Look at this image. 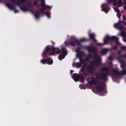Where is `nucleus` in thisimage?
I'll list each match as a JSON object with an SVG mask.
<instances>
[{
  "instance_id": "1",
  "label": "nucleus",
  "mask_w": 126,
  "mask_h": 126,
  "mask_svg": "<svg viewBox=\"0 0 126 126\" xmlns=\"http://www.w3.org/2000/svg\"><path fill=\"white\" fill-rule=\"evenodd\" d=\"M50 46L49 45H47L46 47L42 54L43 57L46 58L49 55H54L56 54H58L61 52V50L58 48L53 46L50 48Z\"/></svg>"
},
{
  "instance_id": "2",
  "label": "nucleus",
  "mask_w": 126,
  "mask_h": 126,
  "mask_svg": "<svg viewBox=\"0 0 126 126\" xmlns=\"http://www.w3.org/2000/svg\"><path fill=\"white\" fill-rule=\"evenodd\" d=\"M101 60L100 58L97 59V60H94L91 62L90 64L86 68L87 72L90 74H93L94 73V65H97L100 64Z\"/></svg>"
},
{
  "instance_id": "3",
  "label": "nucleus",
  "mask_w": 126,
  "mask_h": 126,
  "mask_svg": "<svg viewBox=\"0 0 126 126\" xmlns=\"http://www.w3.org/2000/svg\"><path fill=\"white\" fill-rule=\"evenodd\" d=\"M70 40L71 41L70 43V45L74 47L75 46L76 43L77 45L82 47V46L80 44L81 42H83L88 41V40L87 39L85 38H83L80 39L79 40H78L74 37H71L70 38Z\"/></svg>"
},
{
  "instance_id": "4",
  "label": "nucleus",
  "mask_w": 126,
  "mask_h": 126,
  "mask_svg": "<svg viewBox=\"0 0 126 126\" xmlns=\"http://www.w3.org/2000/svg\"><path fill=\"white\" fill-rule=\"evenodd\" d=\"M106 72H107L106 73L103 72L101 73H97L95 75V77L98 80H102L106 82L108 80V76L110 75L109 70V71H106Z\"/></svg>"
},
{
  "instance_id": "5",
  "label": "nucleus",
  "mask_w": 126,
  "mask_h": 126,
  "mask_svg": "<svg viewBox=\"0 0 126 126\" xmlns=\"http://www.w3.org/2000/svg\"><path fill=\"white\" fill-rule=\"evenodd\" d=\"M84 48L87 49L89 52H92L93 53L95 54L94 58L95 59V60H97V59L101 58L100 57H99L98 58L97 54H95L97 51V48L96 47L93 46L92 45H90L89 46H86ZM100 59H101V58Z\"/></svg>"
},
{
  "instance_id": "6",
  "label": "nucleus",
  "mask_w": 126,
  "mask_h": 126,
  "mask_svg": "<svg viewBox=\"0 0 126 126\" xmlns=\"http://www.w3.org/2000/svg\"><path fill=\"white\" fill-rule=\"evenodd\" d=\"M72 77L74 80L76 81H77L80 80L83 82L84 80V77L81 74H78L76 73H74Z\"/></svg>"
},
{
  "instance_id": "7",
  "label": "nucleus",
  "mask_w": 126,
  "mask_h": 126,
  "mask_svg": "<svg viewBox=\"0 0 126 126\" xmlns=\"http://www.w3.org/2000/svg\"><path fill=\"white\" fill-rule=\"evenodd\" d=\"M118 40L117 37L115 36H110L108 35L106 36L104 38L103 40L104 43V44H107L108 42L114 40L117 41Z\"/></svg>"
},
{
  "instance_id": "8",
  "label": "nucleus",
  "mask_w": 126,
  "mask_h": 126,
  "mask_svg": "<svg viewBox=\"0 0 126 126\" xmlns=\"http://www.w3.org/2000/svg\"><path fill=\"white\" fill-rule=\"evenodd\" d=\"M67 54V52L66 50H65V47H63L61 49V53L58 56V59L60 60H62L64 59L65 57V56Z\"/></svg>"
},
{
  "instance_id": "9",
  "label": "nucleus",
  "mask_w": 126,
  "mask_h": 126,
  "mask_svg": "<svg viewBox=\"0 0 126 126\" xmlns=\"http://www.w3.org/2000/svg\"><path fill=\"white\" fill-rule=\"evenodd\" d=\"M95 89L98 92H103L102 95H106V92H103L104 90V88L103 86L100 85H98L96 86Z\"/></svg>"
},
{
  "instance_id": "10",
  "label": "nucleus",
  "mask_w": 126,
  "mask_h": 126,
  "mask_svg": "<svg viewBox=\"0 0 126 126\" xmlns=\"http://www.w3.org/2000/svg\"><path fill=\"white\" fill-rule=\"evenodd\" d=\"M40 2L41 3L40 5V6L43 7L45 9H49L52 7L51 6H50L48 5H46L45 0H41Z\"/></svg>"
},
{
  "instance_id": "11",
  "label": "nucleus",
  "mask_w": 126,
  "mask_h": 126,
  "mask_svg": "<svg viewBox=\"0 0 126 126\" xmlns=\"http://www.w3.org/2000/svg\"><path fill=\"white\" fill-rule=\"evenodd\" d=\"M98 79L96 78H93L91 79V81H88V83L90 85H92V84L96 85L98 84V82L97 81Z\"/></svg>"
},
{
  "instance_id": "12",
  "label": "nucleus",
  "mask_w": 126,
  "mask_h": 126,
  "mask_svg": "<svg viewBox=\"0 0 126 126\" xmlns=\"http://www.w3.org/2000/svg\"><path fill=\"white\" fill-rule=\"evenodd\" d=\"M28 10L32 13L34 15L35 18L37 19H38L39 16V12L38 11H35V12H34L32 10H30L29 9Z\"/></svg>"
},
{
  "instance_id": "13",
  "label": "nucleus",
  "mask_w": 126,
  "mask_h": 126,
  "mask_svg": "<svg viewBox=\"0 0 126 126\" xmlns=\"http://www.w3.org/2000/svg\"><path fill=\"white\" fill-rule=\"evenodd\" d=\"M19 3H15V4L17 5L20 8V9L22 11L25 12L29 10V9L27 8L25 6H21L19 4Z\"/></svg>"
},
{
  "instance_id": "14",
  "label": "nucleus",
  "mask_w": 126,
  "mask_h": 126,
  "mask_svg": "<svg viewBox=\"0 0 126 126\" xmlns=\"http://www.w3.org/2000/svg\"><path fill=\"white\" fill-rule=\"evenodd\" d=\"M89 36L90 40H93L94 42H96V40L95 39V35L94 33H90Z\"/></svg>"
},
{
  "instance_id": "15",
  "label": "nucleus",
  "mask_w": 126,
  "mask_h": 126,
  "mask_svg": "<svg viewBox=\"0 0 126 126\" xmlns=\"http://www.w3.org/2000/svg\"><path fill=\"white\" fill-rule=\"evenodd\" d=\"M112 71L117 76H119V72L118 69L115 68H113L112 70Z\"/></svg>"
},
{
  "instance_id": "16",
  "label": "nucleus",
  "mask_w": 126,
  "mask_h": 126,
  "mask_svg": "<svg viewBox=\"0 0 126 126\" xmlns=\"http://www.w3.org/2000/svg\"><path fill=\"white\" fill-rule=\"evenodd\" d=\"M118 62L121 64V67L124 69L125 66V64L124 62L122 61L120 59H118L117 60Z\"/></svg>"
},
{
  "instance_id": "17",
  "label": "nucleus",
  "mask_w": 126,
  "mask_h": 126,
  "mask_svg": "<svg viewBox=\"0 0 126 126\" xmlns=\"http://www.w3.org/2000/svg\"><path fill=\"white\" fill-rule=\"evenodd\" d=\"M85 54L84 53L83 51H81L80 53H77V57L78 58H81Z\"/></svg>"
},
{
  "instance_id": "18",
  "label": "nucleus",
  "mask_w": 126,
  "mask_h": 126,
  "mask_svg": "<svg viewBox=\"0 0 126 126\" xmlns=\"http://www.w3.org/2000/svg\"><path fill=\"white\" fill-rule=\"evenodd\" d=\"M81 65L80 63H79L77 62L76 63L74 62L72 64V66L73 67H79Z\"/></svg>"
},
{
  "instance_id": "19",
  "label": "nucleus",
  "mask_w": 126,
  "mask_h": 126,
  "mask_svg": "<svg viewBox=\"0 0 126 126\" xmlns=\"http://www.w3.org/2000/svg\"><path fill=\"white\" fill-rule=\"evenodd\" d=\"M126 75V69H124L119 72V76Z\"/></svg>"
},
{
  "instance_id": "20",
  "label": "nucleus",
  "mask_w": 126,
  "mask_h": 126,
  "mask_svg": "<svg viewBox=\"0 0 126 126\" xmlns=\"http://www.w3.org/2000/svg\"><path fill=\"white\" fill-rule=\"evenodd\" d=\"M47 64H48L51 65L53 63V61L52 59L50 58L47 59Z\"/></svg>"
},
{
  "instance_id": "21",
  "label": "nucleus",
  "mask_w": 126,
  "mask_h": 126,
  "mask_svg": "<svg viewBox=\"0 0 126 126\" xmlns=\"http://www.w3.org/2000/svg\"><path fill=\"white\" fill-rule=\"evenodd\" d=\"M92 56L91 54H89L87 57L85 59V61L87 62H88L89 59H92Z\"/></svg>"
},
{
  "instance_id": "22",
  "label": "nucleus",
  "mask_w": 126,
  "mask_h": 126,
  "mask_svg": "<svg viewBox=\"0 0 126 126\" xmlns=\"http://www.w3.org/2000/svg\"><path fill=\"white\" fill-rule=\"evenodd\" d=\"M109 49H108L106 48H104L103 49L101 52L104 54H106Z\"/></svg>"
},
{
  "instance_id": "23",
  "label": "nucleus",
  "mask_w": 126,
  "mask_h": 126,
  "mask_svg": "<svg viewBox=\"0 0 126 126\" xmlns=\"http://www.w3.org/2000/svg\"><path fill=\"white\" fill-rule=\"evenodd\" d=\"M109 68L106 67H103L100 70L101 71H109Z\"/></svg>"
},
{
  "instance_id": "24",
  "label": "nucleus",
  "mask_w": 126,
  "mask_h": 126,
  "mask_svg": "<svg viewBox=\"0 0 126 126\" xmlns=\"http://www.w3.org/2000/svg\"><path fill=\"white\" fill-rule=\"evenodd\" d=\"M6 6L11 9L13 10L14 9V7L12 6L9 3H6Z\"/></svg>"
},
{
  "instance_id": "25",
  "label": "nucleus",
  "mask_w": 126,
  "mask_h": 126,
  "mask_svg": "<svg viewBox=\"0 0 126 126\" xmlns=\"http://www.w3.org/2000/svg\"><path fill=\"white\" fill-rule=\"evenodd\" d=\"M117 2L118 4V7H120L123 4V3L121 0H119Z\"/></svg>"
},
{
  "instance_id": "26",
  "label": "nucleus",
  "mask_w": 126,
  "mask_h": 126,
  "mask_svg": "<svg viewBox=\"0 0 126 126\" xmlns=\"http://www.w3.org/2000/svg\"><path fill=\"white\" fill-rule=\"evenodd\" d=\"M121 51H119L117 52V54L118 55V56L117 58V60H118V59H120V58H121V56H122V55L121 54Z\"/></svg>"
},
{
  "instance_id": "27",
  "label": "nucleus",
  "mask_w": 126,
  "mask_h": 126,
  "mask_svg": "<svg viewBox=\"0 0 126 126\" xmlns=\"http://www.w3.org/2000/svg\"><path fill=\"white\" fill-rule=\"evenodd\" d=\"M45 14L48 18H50L51 17L50 15L49 11H47L45 13Z\"/></svg>"
},
{
  "instance_id": "28",
  "label": "nucleus",
  "mask_w": 126,
  "mask_h": 126,
  "mask_svg": "<svg viewBox=\"0 0 126 126\" xmlns=\"http://www.w3.org/2000/svg\"><path fill=\"white\" fill-rule=\"evenodd\" d=\"M41 62L42 64H45L46 63L47 64V59L42 60L41 61Z\"/></svg>"
},
{
  "instance_id": "29",
  "label": "nucleus",
  "mask_w": 126,
  "mask_h": 126,
  "mask_svg": "<svg viewBox=\"0 0 126 126\" xmlns=\"http://www.w3.org/2000/svg\"><path fill=\"white\" fill-rule=\"evenodd\" d=\"M120 34L123 38H125L126 37V34L124 31H122L121 32Z\"/></svg>"
},
{
  "instance_id": "30",
  "label": "nucleus",
  "mask_w": 126,
  "mask_h": 126,
  "mask_svg": "<svg viewBox=\"0 0 126 126\" xmlns=\"http://www.w3.org/2000/svg\"><path fill=\"white\" fill-rule=\"evenodd\" d=\"M79 61H80L79 63H80L81 64H81L83 63H84V61H85V60H84L81 59V58H79Z\"/></svg>"
},
{
  "instance_id": "31",
  "label": "nucleus",
  "mask_w": 126,
  "mask_h": 126,
  "mask_svg": "<svg viewBox=\"0 0 126 126\" xmlns=\"http://www.w3.org/2000/svg\"><path fill=\"white\" fill-rule=\"evenodd\" d=\"M79 86L80 88L81 89H85L83 84H80L79 85Z\"/></svg>"
},
{
  "instance_id": "32",
  "label": "nucleus",
  "mask_w": 126,
  "mask_h": 126,
  "mask_svg": "<svg viewBox=\"0 0 126 126\" xmlns=\"http://www.w3.org/2000/svg\"><path fill=\"white\" fill-rule=\"evenodd\" d=\"M27 0H18L17 3H23Z\"/></svg>"
},
{
  "instance_id": "33",
  "label": "nucleus",
  "mask_w": 126,
  "mask_h": 126,
  "mask_svg": "<svg viewBox=\"0 0 126 126\" xmlns=\"http://www.w3.org/2000/svg\"><path fill=\"white\" fill-rule=\"evenodd\" d=\"M33 5L35 6H37L38 5L39 6H40V5L38 4V2L37 1H34L33 3Z\"/></svg>"
},
{
  "instance_id": "34",
  "label": "nucleus",
  "mask_w": 126,
  "mask_h": 126,
  "mask_svg": "<svg viewBox=\"0 0 126 126\" xmlns=\"http://www.w3.org/2000/svg\"><path fill=\"white\" fill-rule=\"evenodd\" d=\"M121 49L122 50H125L126 49V47L123 46L121 47Z\"/></svg>"
},
{
  "instance_id": "35",
  "label": "nucleus",
  "mask_w": 126,
  "mask_h": 126,
  "mask_svg": "<svg viewBox=\"0 0 126 126\" xmlns=\"http://www.w3.org/2000/svg\"><path fill=\"white\" fill-rule=\"evenodd\" d=\"M120 25V23L118 22L117 23L115 24L114 25V27L115 28H117V26Z\"/></svg>"
},
{
  "instance_id": "36",
  "label": "nucleus",
  "mask_w": 126,
  "mask_h": 126,
  "mask_svg": "<svg viewBox=\"0 0 126 126\" xmlns=\"http://www.w3.org/2000/svg\"><path fill=\"white\" fill-rule=\"evenodd\" d=\"M44 9H45L44 8H41L40 9L39 11L42 13H44Z\"/></svg>"
},
{
  "instance_id": "37",
  "label": "nucleus",
  "mask_w": 126,
  "mask_h": 126,
  "mask_svg": "<svg viewBox=\"0 0 126 126\" xmlns=\"http://www.w3.org/2000/svg\"><path fill=\"white\" fill-rule=\"evenodd\" d=\"M117 48V47L116 46H114L113 47L111 48V50H116Z\"/></svg>"
},
{
  "instance_id": "38",
  "label": "nucleus",
  "mask_w": 126,
  "mask_h": 126,
  "mask_svg": "<svg viewBox=\"0 0 126 126\" xmlns=\"http://www.w3.org/2000/svg\"><path fill=\"white\" fill-rule=\"evenodd\" d=\"M80 71L82 72H84L85 71L84 68L82 66L80 70Z\"/></svg>"
},
{
  "instance_id": "39",
  "label": "nucleus",
  "mask_w": 126,
  "mask_h": 126,
  "mask_svg": "<svg viewBox=\"0 0 126 126\" xmlns=\"http://www.w3.org/2000/svg\"><path fill=\"white\" fill-rule=\"evenodd\" d=\"M104 45V43H103V44H101V43H97L96 44V45L99 46H101V45Z\"/></svg>"
},
{
  "instance_id": "40",
  "label": "nucleus",
  "mask_w": 126,
  "mask_h": 126,
  "mask_svg": "<svg viewBox=\"0 0 126 126\" xmlns=\"http://www.w3.org/2000/svg\"><path fill=\"white\" fill-rule=\"evenodd\" d=\"M121 56V58H126V54H125L124 55H122Z\"/></svg>"
},
{
  "instance_id": "41",
  "label": "nucleus",
  "mask_w": 126,
  "mask_h": 126,
  "mask_svg": "<svg viewBox=\"0 0 126 126\" xmlns=\"http://www.w3.org/2000/svg\"><path fill=\"white\" fill-rule=\"evenodd\" d=\"M101 11L107 12L108 11V10L106 8H105L101 10Z\"/></svg>"
},
{
  "instance_id": "42",
  "label": "nucleus",
  "mask_w": 126,
  "mask_h": 126,
  "mask_svg": "<svg viewBox=\"0 0 126 126\" xmlns=\"http://www.w3.org/2000/svg\"><path fill=\"white\" fill-rule=\"evenodd\" d=\"M121 15V14L118 13L116 15L117 16L118 18H120V16Z\"/></svg>"
},
{
  "instance_id": "43",
  "label": "nucleus",
  "mask_w": 126,
  "mask_h": 126,
  "mask_svg": "<svg viewBox=\"0 0 126 126\" xmlns=\"http://www.w3.org/2000/svg\"><path fill=\"white\" fill-rule=\"evenodd\" d=\"M28 4L29 5V6H30V7L31 9H32V5L30 4L29 3H28Z\"/></svg>"
},
{
  "instance_id": "44",
  "label": "nucleus",
  "mask_w": 126,
  "mask_h": 126,
  "mask_svg": "<svg viewBox=\"0 0 126 126\" xmlns=\"http://www.w3.org/2000/svg\"><path fill=\"white\" fill-rule=\"evenodd\" d=\"M79 48L78 49H77L75 50V51L76 52H77V53H79Z\"/></svg>"
},
{
  "instance_id": "45",
  "label": "nucleus",
  "mask_w": 126,
  "mask_h": 126,
  "mask_svg": "<svg viewBox=\"0 0 126 126\" xmlns=\"http://www.w3.org/2000/svg\"><path fill=\"white\" fill-rule=\"evenodd\" d=\"M108 59L109 60H110L111 61H112V57L111 56H110L108 57Z\"/></svg>"
},
{
  "instance_id": "46",
  "label": "nucleus",
  "mask_w": 126,
  "mask_h": 126,
  "mask_svg": "<svg viewBox=\"0 0 126 126\" xmlns=\"http://www.w3.org/2000/svg\"><path fill=\"white\" fill-rule=\"evenodd\" d=\"M118 39L117 41H116V40H114L113 41H116V43L117 44V45H119V43L118 42Z\"/></svg>"
},
{
  "instance_id": "47",
  "label": "nucleus",
  "mask_w": 126,
  "mask_h": 126,
  "mask_svg": "<svg viewBox=\"0 0 126 126\" xmlns=\"http://www.w3.org/2000/svg\"><path fill=\"white\" fill-rule=\"evenodd\" d=\"M19 11L18 10H15L14 12L15 13H16L17 12H19Z\"/></svg>"
},
{
  "instance_id": "48",
  "label": "nucleus",
  "mask_w": 126,
  "mask_h": 126,
  "mask_svg": "<svg viewBox=\"0 0 126 126\" xmlns=\"http://www.w3.org/2000/svg\"><path fill=\"white\" fill-rule=\"evenodd\" d=\"M83 76H87V73H86L84 72H83Z\"/></svg>"
},
{
  "instance_id": "49",
  "label": "nucleus",
  "mask_w": 126,
  "mask_h": 126,
  "mask_svg": "<svg viewBox=\"0 0 126 126\" xmlns=\"http://www.w3.org/2000/svg\"><path fill=\"white\" fill-rule=\"evenodd\" d=\"M122 29V26H120L119 29V30H121Z\"/></svg>"
},
{
  "instance_id": "50",
  "label": "nucleus",
  "mask_w": 126,
  "mask_h": 126,
  "mask_svg": "<svg viewBox=\"0 0 126 126\" xmlns=\"http://www.w3.org/2000/svg\"><path fill=\"white\" fill-rule=\"evenodd\" d=\"M125 38H123V41L125 42H126V39Z\"/></svg>"
},
{
  "instance_id": "51",
  "label": "nucleus",
  "mask_w": 126,
  "mask_h": 126,
  "mask_svg": "<svg viewBox=\"0 0 126 126\" xmlns=\"http://www.w3.org/2000/svg\"><path fill=\"white\" fill-rule=\"evenodd\" d=\"M83 65L82 66V67H84V68L85 67V66H86V64L84 63H83Z\"/></svg>"
},
{
  "instance_id": "52",
  "label": "nucleus",
  "mask_w": 126,
  "mask_h": 126,
  "mask_svg": "<svg viewBox=\"0 0 126 126\" xmlns=\"http://www.w3.org/2000/svg\"><path fill=\"white\" fill-rule=\"evenodd\" d=\"M106 4L105 3H103L102 4V7L103 6H105Z\"/></svg>"
},
{
  "instance_id": "53",
  "label": "nucleus",
  "mask_w": 126,
  "mask_h": 126,
  "mask_svg": "<svg viewBox=\"0 0 126 126\" xmlns=\"http://www.w3.org/2000/svg\"><path fill=\"white\" fill-rule=\"evenodd\" d=\"M117 9V12H120V10L119 9Z\"/></svg>"
},
{
  "instance_id": "54",
  "label": "nucleus",
  "mask_w": 126,
  "mask_h": 126,
  "mask_svg": "<svg viewBox=\"0 0 126 126\" xmlns=\"http://www.w3.org/2000/svg\"><path fill=\"white\" fill-rule=\"evenodd\" d=\"M73 70H70V72L71 74H72L73 72Z\"/></svg>"
},
{
  "instance_id": "55",
  "label": "nucleus",
  "mask_w": 126,
  "mask_h": 126,
  "mask_svg": "<svg viewBox=\"0 0 126 126\" xmlns=\"http://www.w3.org/2000/svg\"><path fill=\"white\" fill-rule=\"evenodd\" d=\"M124 4H126V1H123V3Z\"/></svg>"
},
{
  "instance_id": "56",
  "label": "nucleus",
  "mask_w": 126,
  "mask_h": 126,
  "mask_svg": "<svg viewBox=\"0 0 126 126\" xmlns=\"http://www.w3.org/2000/svg\"><path fill=\"white\" fill-rule=\"evenodd\" d=\"M124 8L126 10V5H125L124 6Z\"/></svg>"
},
{
  "instance_id": "57",
  "label": "nucleus",
  "mask_w": 126,
  "mask_h": 126,
  "mask_svg": "<svg viewBox=\"0 0 126 126\" xmlns=\"http://www.w3.org/2000/svg\"><path fill=\"white\" fill-rule=\"evenodd\" d=\"M110 1H109V0H108V1H107V2H108V4H110Z\"/></svg>"
},
{
  "instance_id": "58",
  "label": "nucleus",
  "mask_w": 126,
  "mask_h": 126,
  "mask_svg": "<svg viewBox=\"0 0 126 126\" xmlns=\"http://www.w3.org/2000/svg\"><path fill=\"white\" fill-rule=\"evenodd\" d=\"M123 19L124 20H126V19H125L126 17H124V16H123Z\"/></svg>"
},
{
  "instance_id": "59",
  "label": "nucleus",
  "mask_w": 126,
  "mask_h": 126,
  "mask_svg": "<svg viewBox=\"0 0 126 126\" xmlns=\"http://www.w3.org/2000/svg\"><path fill=\"white\" fill-rule=\"evenodd\" d=\"M123 22L125 23V25L126 26V22L125 21H123Z\"/></svg>"
},
{
  "instance_id": "60",
  "label": "nucleus",
  "mask_w": 126,
  "mask_h": 126,
  "mask_svg": "<svg viewBox=\"0 0 126 126\" xmlns=\"http://www.w3.org/2000/svg\"><path fill=\"white\" fill-rule=\"evenodd\" d=\"M52 43L53 45H54L55 44V43L53 41H52Z\"/></svg>"
},
{
  "instance_id": "61",
  "label": "nucleus",
  "mask_w": 126,
  "mask_h": 126,
  "mask_svg": "<svg viewBox=\"0 0 126 126\" xmlns=\"http://www.w3.org/2000/svg\"><path fill=\"white\" fill-rule=\"evenodd\" d=\"M64 43H65V45H67V42H64Z\"/></svg>"
},
{
  "instance_id": "62",
  "label": "nucleus",
  "mask_w": 126,
  "mask_h": 126,
  "mask_svg": "<svg viewBox=\"0 0 126 126\" xmlns=\"http://www.w3.org/2000/svg\"><path fill=\"white\" fill-rule=\"evenodd\" d=\"M116 2V0H115L114 1V3H115Z\"/></svg>"
},
{
  "instance_id": "63",
  "label": "nucleus",
  "mask_w": 126,
  "mask_h": 126,
  "mask_svg": "<svg viewBox=\"0 0 126 126\" xmlns=\"http://www.w3.org/2000/svg\"><path fill=\"white\" fill-rule=\"evenodd\" d=\"M12 1L13 2H14L15 1V0H12Z\"/></svg>"
},
{
  "instance_id": "64",
  "label": "nucleus",
  "mask_w": 126,
  "mask_h": 126,
  "mask_svg": "<svg viewBox=\"0 0 126 126\" xmlns=\"http://www.w3.org/2000/svg\"><path fill=\"white\" fill-rule=\"evenodd\" d=\"M110 1L111 2H113V0H110Z\"/></svg>"
}]
</instances>
